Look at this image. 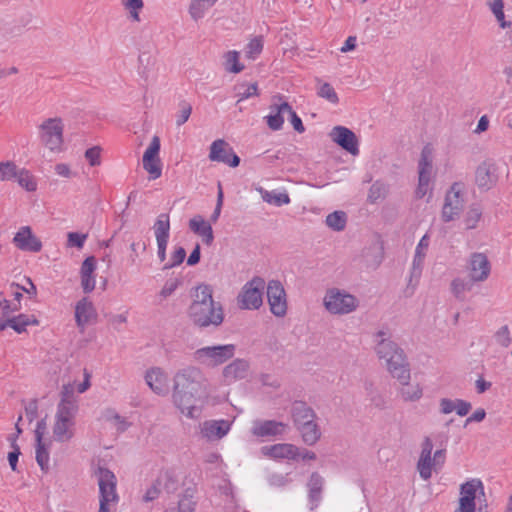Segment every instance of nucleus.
<instances>
[{"mask_svg":"<svg viewBox=\"0 0 512 512\" xmlns=\"http://www.w3.org/2000/svg\"><path fill=\"white\" fill-rule=\"evenodd\" d=\"M203 375L196 367H187L178 371L173 378L172 399L175 406L188 418L199 417L197 402L205 395Z\"/></svg>","mask_w":512,"mask_h":512,"instance_id":"nucleus-1","label":"nucleus"},{"mask_svg":"<svg viewBox=\"0 0 512 512\" xmlns=\"http://www.w3.org/2000/svg\"><path fill=\"white\" fill-rule=\"evenodd\" d=\"M374 351L381 365L396 380L411 378L408 358L403 348L392 340L390 333L379 330L374 335Z\"/></svg>","mask_w":512,"mask_h":512,"instance_id":"nucleus-2","label":"nucleus"},{"mask_svg":"<svg viewBox=\"0 0 512 512\" xmlns=\"http://www.w3.org/2000/svg\"><path fill=\"white\" fill-rule=\"evenodd\" d=\"M193 300L188 308V317L199 328L218 327L224 321V310L220 302L213 299V290L209 285L196 287Z\"/></svg>","mask_w":512,"mask_h":512,"instance_id":"nucleus-3","label":"nucleus"},{"mask_svg":"<svg viewBox=\"0 0 512 512\" xmlns=\"http://www.w3.org/2000/svg\"><path fill=\"white\" fill-rule=\"evenodd\" d=\"M433 441L430 437H424L421 443V452L417 461V471L420 477L427 481L431 478L433 470L438 472L446 461V450L438 449L432 455Z\"/></svg>","mask_w":512,"mask_h":512,"instance_id":"nucleus-4","label":"nucleus"},{"mask_svg":"<svg viewBox=\"0 0 512 512\" xmlns=\"http://www.w3.org/2000/svg\"><path fill=\"white\" fill-rule=\"evenodd\" d=\"M77 412L73 405L65 407L64 404L57 406L55 414V421L52 427L53 438L60 443L69 442L74 436L76 431V418Z\"/></svg>","mask_w":512,"mask_h":512,"instance_id":"nucleus-5","label":"nucleus"},{"mask_svg":"<svg viewBox=\"0 0 512 512\" xmlns=\"http://www.w3.org/2000/svg\"><path fill=\"white\" fill-rule=\"evenodd\" d=\"M323 305L333 315H345L354 312L359 306V301L345 290L331 288L325 293Z\"/></svg>","mask_w":512,"mask_h":512,"instance_id":"nucleus-6","label":"nucleus"},{"mask_svg":"<svg viewBox=\"0 0 512 512\" xmlns=\"http://www.w3.org/2000/svg\"><path fill=\"white\" fill-rule=\"evenodd\" d=\"M64 124L60 117L47 118L38 126V137L42 145L51 152L62 151Z\"/></svg>","mask_w":512,"mask_h":512,"instance_id":"nucleus-7","label":"nucleus"},{"mask_svg":"<svg viewBox=\"0 0 512 512\" xmlns=\"http://www.w3.org/2000/svg\"><path fill=\"white\" fill-rule=\"evenodd\" d=\"M236 346L234 344L205 346L194 351L193 359L206 367H217L235 355Z\"/></svg>","mask_w":512,"mask_h":512,"instance_id":"nucleus-8","label":"nucleus"},{"mask_svg":"<svg viewBox=\"0 0 512 512\" xmlns=\"http://www.w3.org/2000/svg\"><path fill=\"white\" fill-rule=\"evenodd\" d=\"M265 281L261 277H254L247 282L237 297L241 309H258L263 303V290Z\"/></svg>","mask_w":512,"mask_h":512,"instance_id":"nucleus-9","label":"nucleus"},{"mask_svg":"<svg viewBox=\"0 0 512 512\" xmlns=\"http://www.w3.org/2000/svg\"><path fill=\"white\" fill-rule=\"evenodd\" d=\"M478 492L484 495V486L480 479H471L461 484L459 506L456 512H476L475 500ZM478 512L483 511L479 508Z\"/></svg>","mask_w":512,"mask_h":512,"instance_id":"nucleus-10","label":"nucleus"},{"mask_svg":"<svg viewBox=\"0 0 512 512\" xmlns=\"http://www.w3.org/2000/svg\"><path fill=\"white\" fill-rule=\"evenodd\" d=\"M267 299L270 311L276 317H284L287 313V297L279 280H270L267 284Z\"/></svg>","mask_w":512,"mask_h":512,"instance_id":"nucleus-11","label":"nucleus"},{"mask_svg":"<svg viewBox=\"0 0 512 512\" xmlns=\"http://www.w3.org/2000/svg\"><path fill=\"white\" fill-rule=\"evenodd\" d=\"M464 207V199L461 194L460 184L454 183L445 196L441 217L444 222L455 220Z\"/></svg>","mask_w":512,"mask_h":512,"instance_id":"nucleus-12","label":"nucleus"},{"mask_svg":"<svg viewBox=\"0 0 512 512\" xmlns=\"http://www.w3.org/2000/svg\"><path fill=\"white\" fill-rule=\"evenodd\" d=\"M159 152L160 138L154 136L143 155V168L150 174L152 179H157L162 174Z\"/></svg>","mask_w":512,"mask_h":512,"instance_id":"nucleus-13","label":"nucleus"},{"mask_svg":"<svg viewBox=\"0 0 512 512\" xmlns=\"http://www.w3.org/2000/svg\"><path fill=\"white\" fill-rule=\"evenodd\" d=\"M96 475L98 477V485L101 499H107L112 503H117L119 496L116 492V476L107 468L99 467Z\"/></svg>","mask_w":512,"mask_h":512,"instance_id":"nucleus-14","label":"nucleus"},{"mask_svg":"<svg viewBox=\"0 0 512 512\" xmlns=\"http://www.w3.org/2000/svg\"><path fill=\"white\" fill-rule=\"evenodd\" d=\"M468 273L471 281L484 282L491 272V264L484 253H472L468 262Z\"/></svg>","mask_w":512,"mask_h":512,"instance_id":"nucleus-15","label":"nucleus"},{"mask_svg":"<svg viewBox=\"0 0 512 512\" xmlns=\"http://www.w3.org/2000/svg\"><path fill=\"white\" fill-rule=\"evenodd\" d=\"M209 159L222 162L231 167H237L240 158L233 152L232 147L223 139L215 140L210 146Z\"/></svg>","mask_w":512,"mask_h":512,"instance_id":"nucleus-16","label":"nucleus"},{"mask_svg":"<svg viewBox=\"0 0 512 512\" xmlns=\"http://www.w3.org/2000/svg\"><path fill=\"white\" fill-rule=\"evenodd\" d=\"M330 137L332 141L350 154L358 155V139L352 130L344 126H335L330 132Z\"/></svg>","mask_w":512,"mask_h":512,"instance_id":"nucleus-17","label":"nucleus"},{"mask_svg":"<svg viewBox=\"0 0 512 512\" xmlns=\"http://www.w3.org/2000/svg\"><path fill=\"white\" fill-rule=\"evenodd\" d=\"M13 243L22 251L36 253L42 249V242L33 234L29 226H23L19 229L13 238Z\"/></svg>","mask_w":512,"mask_h":512,"instance_id":"nucleus-18","label":"nucleus"},{"mask_svg":"<svg viewBox=\"0 0 512 512\" xmlns=\"http://www.w3.org/2000/svg\"><path fill=\"white\" fill-rule=\"evenodd\" d=\"M96 319L97 312L93 303L87 297L79 300L75 306V321L80 331L83 332L86 325Z\"/></svg>","mask_w":512,"mask_h":512,"instance_id":"nucleus-19","label":"nucleus"},{"mask_svg":"<svg viewBox=\"0 0 512 512\" xmlns=\"http://www.w3.org/2000/svg\"><path fill=\"white\" fill-rule=\"evenodd\" d=\"M145 381L155 394L165 396L168 393V377L162 368L148 369L145 373Z\"/></svg>","mask_w":512,"mask_h":512,"instance_id":"nucleus-20","label":"nucleus"},{"mask_svg":"<svg viewBox=\"0 0 512 512\" xmlns=\"http://www.w3.org/2000/svg\"><path fill=\"white\" fill-rule=\"evenodd\" d=\"M250 365L245 359H235L222 370L223 382L227 385L246 378Z\"/></svg>","mask_w":512,"mask_h":512,"instance_id":"nucleus-21","label":"nucleus"},{"mask_svg":"<svg viewBox=\"0 0 512 512\" xmlns=\"http://www.w3.org/2000/svg\"><path fill=\"white\" fill-rule=\"evenodd\" d=\"M230 425L227 420L205 421L201 424V435L209 441L219 440L229 432Z\"/></svg>","mask_w":512,"mask_h":512,"instance_id":"nucleus-22","label":"nucleus"},{"mask_svg":"<svg viewBox=\"0 0 512 512\" xmlns=\"http://www.w3.org/2000/svg\"><path fill=\"white\" fill-rule=\"evenodd\" d=\"M287 424L275 420H257L253 423L251 432L257 437H271L281 435Z\"/></svg>","mask_w":512,"mask_h":512,"instance_id":"nucleus-23","label":"nucleus"},{"mask_svg":"<svg viewBox=\"0 0 512 512\" xmlns=\"http://www.w3.org/2000/svg\"><path fill=\"white\" fill-rule=\"evenodd\" d=\"M269 109L270 113L265 117L268 127L273 131L282 129L284 115H288L291 105L288 102L273 103Z\"/></svg>","mask_w":512,"mask_h":512,"instance_id":"nucleus-24","label":"nucleus"},{"mask_svg":"<svg viewBox=\"0 0 512 512\" xmlns=\"http://www.w3.org/2000/svg\"><path fill=\"white\" fill-rule=\"evenodd\" d=\"M291 417L296 428L317 418L315 411L303 401H295L292 404Z\"/></svg>","mask_w":512,"mask_h":512,"instance_id":"nucleus-25","label":"nucleus"},{"mask_svg":"<svg viewBox=\"0 0 512 512\" xmlns=\"http://www.w3.org/2000/svg\"><path fill=\"white\" fill-rule=\"evenodd\" d=\"M261 452L263 455L269 456L274 459H295L298 456V448L288 443H279L271 446H264L261 448Z\"/></svg>","mask_w":512,"mask_h":512,"instance_id":"nucleus-26","label":"nucleus"},{"mask_svg":"<svg viewBox=\"0 0 512 512\" xmlns=\"http://www.w3.org/2000/svg\"><path fill=\"white\" fill-rule=\"evenodd\" d=\"M96 269V261L93 256L87 257L81 265V287L85 293H90L95 288L94 271Z\"/></svg>","mask_w":512,"mask_h":512,"instance_id":"nucleus-27","label":"nucleus"},{"mask_svg":"<svg viewBox=\"0 0 512 512\" xmlns=\"http://www.w3.org/2000/svg\"><path fill=\"white\" fill-rule=\"evenodd\" d=\"M475 182L478 188L484 191L491 189L496 184L497 176L490 164L484 162L477 167Z\"/></svg>","mask_w":512,"mask_h":512,"instance_id":"nucleus-28","label":"nucleus"},{"mask_svg":"<svg viewBox=\"0 0 512 512\" xmlns=\"http://www.w3.org/2000/svg\"><path fill=\"white\" fill-rule=\"evenodd\" d=\"M433 153L434 148L430 143L424 145L421 150L420 159L418 162V178H421V181H424V179H431L433 169Z\"/></svg>","mask_w":512,"mask_h":512,"instance_id":"nucleus-29","label":"nucleus"},{"mask_svg":"<svg viewBox=\"0 0 512 512\" xmlns=\"http://www.w3.org/2000/svg\"><path fill=\"white\" fill-rule=\"evenodd\" d=\"M189 228L197 235L202 237V241L210 246L213 243L214 235L212 226L201 216H195L189 221Z\"/></svg>","mask_w":512,"mask_h":512,"instance_id":"nucleus-30","label":"nucleus"},{"mask_svg":"<svg viewBox=\"0 0 512 512\" xmlns=\"http://www.w3.org/2000/svg\"><path fill=\"white\" fill-rule=\"evenodd\" d=\"M323 485H324L323 477L318 472H313L310 475V478L307 483L308 497H309V501L311 503V507H310L311 510H314L318 506V504L321 500Z\"/></svg>","mask_w":512,"mask_h":512,"instance_id":"nucleus-31","label":"nucleus"},{"mask_svg":"<svg viewBox=\"0 0 512 512\" xmlns=\"http://www.w3.org/2000/svg\"><path fill=\"white\" fill-rule=\"evenodd\" d=\"M410 379L398 380L401 384L398 389V394L404 402H416L419 401L423 396V388L419 383H410Z\"/></svg>","mask_w":512,"mask_h":512,"instance_id":"nucleus-32","label":"nucleus"},{"mask_svg":"<svg viewBox=\"0 0 512 512\" xmlns=\"http://www.w3.org/2000/svg\"><path fill=\"white\" fill-rule=\"evenodd\" d=\"M3 323L5 328L11 327L17 333H22L26 331L27 326L38 325L39 322L34 315L19 314L15 317L3 319Z\"/></svg>","mask_w":512,"mask_h":512,"instance_id":"nucleus-33","label":"nucleus"},{"mask_svg":"<svg viewBox=\"0 0 512 512\" xmlns=\"http://www.w3.org/2000/svg\"><path fill=\"white\" fill-rule=\"evenodd\" d=\"M157 243L168 242L170 235V219L168 214H160L153 226Z\"/></svg>","mask_w":512,"mask_h":512,"instance_id":"nucleus-34","label":"nucleus"},{"mask_svg":"<svg viewBox=\"0 0 512 512\" xmlns=\"http://www.w3.org/2000/svg\"><path fill=\"white\" fill-rule=\"evenodd\" d=\"M297 429L300 431L301 437L307 445H314L321 437V431L316 420L303 424L297 427Z\"/></svg>","mask_w":512,"mask_h":512,"instance_id":"nucleus-35","label":"nucleus"},{"mask_svg":"<svg viewBox=\"0 0 512 512\" xmlns=\"http://www.w3.org/2000/svg\"><path fill=\"white\" fill-rule=\"evenodd\" d=\"M218 0H191L189 5V14L197 22L202 19L206 12L212 8Z\"/></svg>","mask_w":512,"mask_h":512,"instance_id":"nucleus-36","label":"nucleus"},{"mask_svg":"<svg viewBox=\"0 0 512 512\" xmlns=\"http://www.w3.org/2000/svg\"><path fill=\"white\" fill-rule=\"evenodd\" d=\"M120 4L129 20L135 23L141 22L140 14L144 9V0H120Z\"/></svg>","mask_w":512,"mask_h":512,"instance_id":"nucleus-37","label":"nucleus"},{"mask_svg":"<svg viewBox=\"0 0 512 512\" xmlns=\"http://www.w3.org/2000/svg\"><path fill=\"white\" fill-rule=\"evenodd\" d=\"M240 53L235 50H230L223 55V67L225 71L233 74H238L244 70V65L239 61Z\"/></svg>","mask_w":512,"mask_h":512,"instance_id":"nucleus-38","label":"nucleus"},{"mask_svg":"<svg viewBox=\"0 0 512 512\" xmlns=\"http://www.w3.org/2000/svg\"><path fill=\"white\" fill-rule=\"evenodd\" d=\"M256 190L261 194L262 199L269 204H274L276 206H282V205H287L290 203V197L286 192L274 193V192L267 191L262 187H259Z\"/></svg>","mask_w":512,"mask_h":512,"instance_id":"nucleus-39","label":"nucleus"},{"mask_svg":"<svg viewBox=\"0 0 512 512\" xmlns=\"http://www.w3.org/2000/svg\"><path fill=\"white\" fill-rule=\"evenodd\" d=\"M21 169L13 161L0 162V181L16 179Z\"/></svg>","mask_w":512,"mask_h":512,"instance_id":"nucleus-40","label":"nucleus"},{"mask_svg":"<svg viewBox=\"0 0 512 512\" xmlns=\"http://www.w3.org/2000/svg\"><path fill=\"white\" fill-rule=\"evenodd\" d=\"M474 282L475 281H471L470 278L469 280L455 278L451 282V291L457 299L464 300L465 292L470 291L472 289Z\"/></svg>","mask_w":512,"mask_h":512,"instance_id":"nucleus-41","label":"nucleus"},{"mask_svg":"<svg viewBox=\"0 0 512 512\" xmlns=\"http://www.w3.org/2000/svg\"><path fill=\"white\" fill-rule=\"evenodd\" d=\"M317 82L319 84L317 95L332 104H337L339 102V98L332 85L328 82H322L320 79H317Z\"/></svg>","mask_w":512,"mask_h":512,"instance_id":"nucleus-42","label":"nucleus"},{"mask_svg":"<svg viewBox=\"0 0 512 512\" xmlns=\"http://www.w3.org/2000/svg\"><path fill=\"white\" fill-rule=\"evenodd\" d=\"M264 42L262 36H256L245 47V57L255 60L263 51Z\"/></svg>","mask_w":512,"mask_h":512,"instance_id":"nucleus-43","label":"nucleus"},{"mask_svg":"<svg viewBox=\"0 0 512 512\" xmlns=\"http://www.w3.org/2000/svg\"><path fill=\"white\" fill-rule=\"evenodd\" d=\"M347 222V217L343 211H334L326 217V224L335 231H342Z\"/></svg>","mask_w":512,"mask_h":512,"instance_id":"nucleus-44","label":"nucleus"},{"mask_svg":"<svg viewBox=\"0 0 512 512\" xmlns=\"http://www.w3.org/2000/svg\"><path fill=\"white\" fill-rule=\"evenodd\" d=\"M16 180L28 192H34L37 189L36 179L27 169L22 168Z\"/></svg>","mask_w":512,"mask_h":512,"instance_id":"nucleus-45","label":"nucleus"},{"mask_svg":"<svg viewBox=\"0 0 512 512\" xmlns=\"http://www.w3.org/2000/svg\"><path fill=\"white\" fill-rule=\"evenodd\" d=\"M482 218V209L479 205H471L465 215L464 223L466 229H474L477 227Z\"/></svg>","mask_w":512,"mask_h":512,"instance_id":"nucleus-46","label":"nucleus"},{"mask_svg":"<svg viewBox=\"0 0 512 512\" xmlns=\"http://www.w3.org/2000/svg\"><path fill=\"white\" fill-rule=\"evenodd\" d=\"M495 343L502 347L508 348L512 344V336L508 325H503L498 328L493 334Z\"/></svg>","mask_w":512,"mask_h":512,"instance_id":"nucleus-47","label":"nucleus"},{"mask_svg":"<svg viewBox=\"0 0 512 512\" xmlns=\"http://www.w3.org/2000/svg\"><path fill=\"white\" fill-rule=\"evenodd\" d=\"M36 461L43 472L49 470V452L43 441L36 442Z\"/></svg>","mask_w":512,"mask_h":512,"instance_id":"nucleus-48","label":"nucleus"},{"mask_svg":"<svg viewBox=\"0 0 512 512\" xmlns=\"http://www.w3.org/2000/svg\"><path fill=\"white\" fill-rule=\"evenodd\" d=\"M238 97L237 103L248 99L253 96H258V86L257 83H251L249 85L241 84L236 87Z\"/></svg>","mask_w":512,"mask_h":512,"instance_id":"nucleus-49","label":"nucleus"},{"mask_svg":"<svg viewBox=\"0 0 512 512\" xmlns=\"http://www.w3.org/2000/svg\"><path fill=\"white\" fill-rule=\"evenodd\" d=\"M386 186L383 183H380L379 181H376L373 183L369 189L367 200L370 203H375L379 199H382L386 195Z\"/></svg>","mask_w":512,"mask_h":512,"instance_id":"nucleus-50","label":"nucleus"},{"mask_svg":"<svg viewBox=\"0 0 512 512\" xmlns=\"http://www.w3.org/2000/svg\"><path fill=\"white\" fill-rule=\"evenodd\" d=\"M62 404L66 406L73 405L75 408V412L78 411V405L74 397V388L71 385H64L61 391V400L57 406H61Z\"/></svg>","mask_w":512,"mask_h":512,"instance_id":"nucleus-51","label":"nucleus"},{"mask_svg":"<svg viewBox=\"0 0 512 512\" xmlns=\"http://www.w3.org/2000/svg\"><path fill=\"white\" fill-rule=\"evenodd\" d=\"M425 254H419L415 253L412 268H411V275H410V283L413 281V279L418 282L421 273H422V267L424 262Z\"/></svg>","mask_w":512,"mask_h":512,"instance_id":"nucleus-52","label":"nucleus"},{"mask_svg":"<svg viewBox=\"0 0 512 512\" xmlns=\"http://www.w3.org/2000/svg\"><path fill=\"white\" fill-rule=\"evenodd\" d=\"M186 257V251L183 247H178L172 253L170 261L163 266V269H170L180 265Z\"/></svg>","mask_w":512,"mask_h":512,"instance_id":"nucleus-53","label":"nucleus"},{"mask_svg":"<svg viewBox=\"0 0 512 512\" xmlns=\"http://www.w3.org/2000/svg\"><path fill=\"white\" fill-rule=\"evenodd\" d=\"M0 308L2 310V317L3 319L7 318L9 314L16 312L20 310L21 305L11 303L9 300L3 297V293L0 292Z\"/></svg>","mask_w":512,"mask_h":512,"instance_id":"nucleus-54","label":"nucleus"},{"mask_svg":"<svg viewBox=\"0 0 512 512\" xmlns=\"http://www.w3.org/2000/svg\"><path fill=\"white\" fill-rule=\"evenodd\" d=\"M87 239V234H80L77 232H69L67 234V246L82 249Z\"/></svg>","mask_w":512,"mask_h":512,"instance_id":"nucleus-55","label":"nucleus"},{"mask_svg":"<svg viewBox=\"0 0 512 512\" xmlns=\"http://www.w3.org/2000/svg\"><path fill=\"white\" fill-rule=\"evenodd\" d=\"M180 110L177 115L176 119V125L181 126L183 125L190 117L192 113V106L186 101H182L179 104Z\"/></svg>","mask_w":512,"mask_h":512,"instance_id":"nucleus-56","label":"nucleus"},{"mask_svg":"<svg viewBox=\"0 0 512 512\" xmlns=\"http://www.w3.org/2000/svg\"><path fill=\"white\" fill-rule=\"evenodd\" d=\"M101 147L94 146L85 151V158L91 166H99L101 164Z\"/></svg>","mask_w":512,"mask_h":512,"instance_id":"nucleus-57","label":"nucleus"},{"mask_svg":"<svg viewBox=\"0 0 512 512\" xmlns=\"http://www.w3.org/2000/svg\"><path fill=\"white\" fill-rule=\"evenodd\" d=\"M180 284L181 280L179 278L168 279L160 291V296L163 298L171 296Z\"/></svg>","mask_w":512,"mask_h":512,"instance_id":"nucleus-58","label":"nucleus"},{"mask_svg":"<svg viewBox=\"0 0 512 512\" xmlns=\"http://www.w3.org/2000/svg\"><path fill=\"white\" fill-rule=\"evenodd\" d=\"M222 205H223V191H222L221 184L218 183L217 203H216L214 212L212 213V215L210 217V221L212 223L217 222V220L221 214Z\"/></svg>","mask_w":512,"mask_h":512,"instance_id":"nucleus-59","label":"nucleus"},{"mask_svg":"<svg viewBox=\"0 0 512 512\" xmlns=\"http://www.w3.org/2000/svg\"><path fill=\"white\" fill-rule=\"evenodd\" d=\"M456 399L441 398L439 400V411L441 414H450L455 411Z\"/></svg>","mask_w":512,"mask_h":512,"instance_id":"nucleus-60","label":"nucleus"},{"mask_svg":"<svg viewBox=\"0 0 512 512\" xmlns=\"http://www.w3.org/2000/svg\"><path fill=\"white\" fill-rule=\"evenodd\" d=\"M160 494V482L155 481L150 488L147 489L143 496L144 502H150L158 498Z\"/></svg>","mask_w":512,"mask_h":512,"instance_id":"nucleus-61","label":"nucleus"},{"mask_svg":"<svg viewBox=\"0 0 512 512\" xmlns=\"http://www.w3.org/2000/svg\"><path fill=\"white\" fill-rule=\"evenodd\" d=\"M288 116L290 117V122L293 125V128L298 133H303L305 131V127L302 123L301 118L296 114V112L293 110L292 107H291L290 112H288Z\"/></svg>","mask_w":512,"mask_h":512,"instance_id":"nucleus-62","label":"nucleus"},{"mask_svg":"<svg viewBox=\"0 0 512 512\" xmlns=\"http://www.w3.org/2000/svg\"><path fill=\"white\" fill-rule=\"evenodd\" d=\"M503 8L504 7H498V8L491 9V11H492L493 15L495 16L496 20L498 21L500 27L503 29H506L511 26V22L505 20Z\"/></svg>","mask_w":512,"mask_h":512,"instance_id":"nucleus-63","label":"nucleus"},{"mask_svg":"<svg viewBox=\"0 0 512 512\" xmlns=\"http://www.w3.org/2000/svg\"><path fill=\"white\" fill-rule=\"evenodd\" d=\"M471 403L462 399H456L455 412L459 416H466L471 410Z\"/></svg>","mask_w":512,"mask_h":512,"instance_id":"nucleus-64","label":"nucleus"}]
</instances>
